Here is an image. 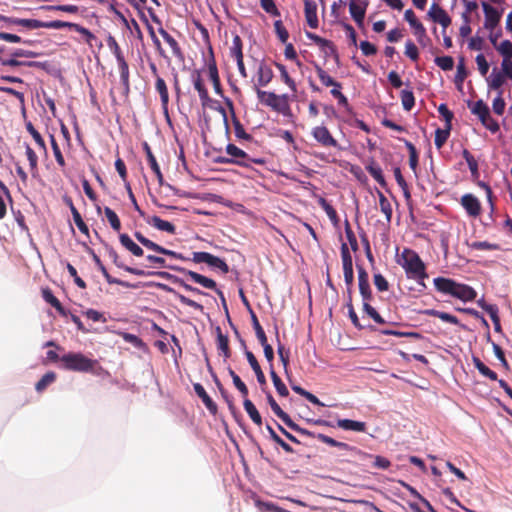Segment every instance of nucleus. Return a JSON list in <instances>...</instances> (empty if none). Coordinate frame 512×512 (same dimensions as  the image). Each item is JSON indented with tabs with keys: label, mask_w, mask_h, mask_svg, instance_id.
Listing matches in <instances>:
<instances>
[{
	"label": "nucleus",
	"mask_w": 512,
	"mask_h": 512,
	"mask_svg": "<svg viewBox=\"0 0 512 512\" xmlns=\"http://www.w3.org/2000/svg\"><path fill=\"white\" fill-rule=\"evenodd\" d=\"M398 264L405 270L408 278L417 281L420 285H424V279L428 277L425 264L419 255L410 249H404L399 256Z\"/></svg>",
	"instance_id": "obj_1"
},
{
	"label": "nucleus",
	"mask_w": 512,
	"mask_h": 512,
	"mask_svg": "<svg viewBox=\"0 0 512 512\" xmlns=\"http://www.w3.org/2000/svg\"><path fill=\"white\" fill-rule=\"evenodd\" d=\"M62 368L77 372L93 371L97 360L90 359L80 352H70L61 357Z\"/></svg>",
	"instance_id": "obj_2"
},
{
	"label": "nucleus",
	"mask_w": 512,
	"mask_h": 512,
	"mask_svg": "<svg viewBox=\"0 0 512 512\" xmlns=\"http://www.w3.org/2000/svg\"><path fill=\"white\" fill-rule=\"evenodd\" d=\"M192 260L195 263H206L210 267L219 269L223 274L229 272V266L223 259L208 252H194Z\"/></svg>",
	"instance_id": "obj_3"
},
{
	"label": "nucleus",
	"mask_w": 512,
	"mask_h": 512,
	"mask_svg": "<svg viewBox=\"0 0 512 512\" xmlns=\"http://www.w3.org/2000/svg\"><path fill=\"white\" fill-rule=\"evenodd\" d=\"M134 236L137 239V241L140 242L147 249H150V250L155 251L157 253H160V254H163V255H167V256H170V257H173V258H176V259L186 260V258L181 253H178V252L166 249V248L158 245L157 243H155V242L151 241L150 239L146 238L140 232H135Z\"/></svg>",
	"instance_id": "obj_4"
},
{
	"label": "nucleus",
	"mask_w": 512,
	"mask_h": 512,
	"mask_svg": "<svg viewBox=\"0 0 512 512\" xmlns=\"http://www.w3.org/2000/svg\"><path fill=\"white\" fill-rule=\"evenodd\" d=\"M180 271L183 272L184 274H186L193 282L201 285L202 287L211 289V290H215L216 293L221 298L222 302L225 304L224 294L221 290L217 289L216 282L213 279L203 276L197 272L186 270L183 268L180 269Z\"/></svg>",
	"instance_id": "obj_5"
},
{
	"label": "nucleus",
	"mask_w": 512,
	"mask_h": 512,
	"mask_svg": "<svg viewBox=\"0 0 512 512\" xmlns=\"http://www.w3.org/2000/svg\"><path fill=\"white\" fill-rule=\"evenodd\" d=\"M481 6L485 15L484 27L493 31L499 24L502 13L485 1L481 3Z\"/></svg>",
	"instance_id": "obj_6"
},
{
	"label": "nucleus",
	"mask_w": 512,
	"mask_h": 512,
	"mask_svg": "<svg viewBox=\"0 0 512 512\" xmlns=\"http://www.w3.org/2000/svg\"><path fill=\"white\" fill-rule=\"evenodd\" d=\"M258 101L272 107L276 111H283L287 106L286 100L283 97L269 92L258 91Z\"/></svg>",
	"instance_id": "obj_7"
},
{
	"label": "nucleus",
	"mask_w": 512,
	"mask_h": 512,
	"mask_svg": "<svg viewBox=\"0 0 512 512\" xmlns=\"http://www.w3.org/2000/svg\"><path fill=\"white\" fill-rule=\"evenodd\" d=\"M313 138L324 147H337L338 143L325 126H316L312 129Z\"/></svg>",
	"instance_id": "obj_8"
},
{
	"label": "nucleus",
	"mask_w": 512,
	"mask_h": 512,
	"mask_svg": "<svg viewBox=\"0 0 512 512\" xmlns=\"http://www.w3.org/2000/svg\"><path fill=\"white\" fill-rule=\"evenodd\" d=\"M428 16L436 23H439L443 29H446L451 24V18L447 12L437 4H432Z\"/></svg>",
	"instance_id": "obj_9"
},
{
	"label": "nucleus",
	"mask_w": 512,
	"mask_h": 512,
	"mask_svg": "<svg viewBox=\"0 0 512 512\" xmlns=\"http://www.w3.org/2000/svg\"><path fill=\"white\" fill-rule=\"evenodd\" d=\"M461 204L471 217H478L481 212V204L479 200L472 194H465L461 198Z\"/></svg>",
	"instance_id": "obj_10"
},
{
	"label": "nucleus",
	"mask_w": 512,
	"mask_h": 512,
	"mask_svg": "<svg viewBox=\"0 0 512 512\" xmlns=\"http://www.w3.org/2000/svg\"><path fill=\"white\" fill-rule=\"evenodd\" d=\"M193 84L194 88L197 90L199 94L202 106L212 108L213 101L208 95V91L204 86L201 74L199 72H195V74L193 75Z\"/></svg>",
	"instance_id": "obj_11"
},
{
	"label": "nucleus",
	"mask_w": 512,
	"mask_h": 512,
	"mask_svg": "<svg viewBox=\"0 0 512 512\" xmlns=\"http://www.w3.org/2000/svg\"><path fill=\"white\" fill-rule=\"evenodd\" d=\"M305 18L310 28L316 29L319 21L317 17V3L315 0H305Z\"/></svg>",
	"instance_id": "obj_12"
},
{
	"label": "nucleus",
	"mask_w": 512,
	"mask_h": 512,
	"mask_svg": "<svg viewBox=\"0 0 512 512\" xmlns=\"http://www.w3.org/2000/svg\"><path fill=\"white\" fill-rule=\"evenodd\" d=\"M367 4L360 0H351L349 11L354 21L361 26L364 21Z\"/></svg>",
	"instance_id": "obj_13"
},
{
	"label": "nucleus",
	"mask_w": 512,
	"mask_h": 512,
	"mask_svg": "<svg viewBox=\"0 0 512 512\" xmlns=\"http://www.w3.org/2000/svg\"><path fill=\"white\" fill-rule=\"evenodd\" d=\"M451 296L462 301H471L476 297L474 289L468 285L455 283Z\"/></svg>",
	"instance_id": "obj_14"
},
{
	"label": "nucleus",
	"mask_w": 512,
	"mask_h": 512,
	"mask_svg": "<svg viewBox=\"0 0 512 512\" xmlns=\"http://www.w3.org/2000/svg\"><path fill=\"white\" fill-rule=\"evenodd\" d=\"M194 391L196 395L202 400L206 408L209 410L210 413L216 414L217 413V405L215 402L211 399V397L207 394L204 387L200 383H195L193 385Z\"/></svg>",
	"instance_id": "obj_15"
},
{
	"label": "nucleus",
	"mask_w": 512,
	"mask_h": 512,
	"mask_svg": "<svg viewBox=\"0 0 512 512\" xmlns=\"http://www.w3.org/2000/svg\"><path fill=\"white\" fill-rule=\"evenodd\" d=\"M159 34L166 41V43L171 47L173 55L180 61L184 60V53L176 41V39L171 36L165 29L159 28Z\"/></svg>",
	"instance_id": "obj_16"
},
{
	"label": "nucleus",
	"mask_w": 512,
	"mask_h": 512,
	"mask_svg": "<svg viewBox=\"0 0 512 512\" xmlns=\"http://www.w3.org/2000/svg\"><path fill=\"white\" fill-rule=\"evenodd\" d=\"M143 150L146 153L147 161H148L150 168L152 169V171L155 173V175L157 177L158 183L160 185H162L163 180H164L163 174L160 170L159 164L157 163V160H156L154 154L152 153V150H151L150 146L148 145V143L145 142L143 144Z\"/></svg>",
	"instance_id": "obj_17"
},
{
	"label": "nucleus",
	"mask_w": 512,
	"mask_h": 512,
	"mask_svg": "<svg viewBox=\"0 0 512 512\" xmlns=\"http://www.w3.org/2000/svg\"><path fill=\"white\" fill-rule=\"evenodd\" d=\"M155 89L160 95L162 109L164 110V112L166 114H168V103H169L168 88L165 83V80L160 76H157V79L155 82Z\"/></svg>",
	"instance_id": "obj_18"
},
{
	"label": "nucleus",
	"mask_w": 512,
	"mask_h": 512,
	"mask_svg": "<svg viewBox=\"0 0 512 512\" xmlns=\"http://www.w3.org/2000/svg\"><path fill=\"white\" fill-rule=\"evenodd\" d=\"M208 76L212 82L215 93L220 96H223V90H222V86L220 83V77H219L218 69H217L214 59H212L208 63Z\"/></svg>",
	"instance_id": "obj_19"
},
{
	"label": "nucleus",
	"mask_w": 512,
	"mask_h": 512,
	"mask_svg": "<svg viewBox=\"0 0 512 512\" xmlns=\"http://www.w3.org/2000/svg\"><path fill=\"white\" fill-rule=\"evenodd\" d=\"M41 292H42L43 299L47 303H49L52 307H54L59 312L60 315H62V316H66L67 315V311L62 306V304L58 300V298L54 296V294H53V292L51 291L50 288H48V287L43 288Z\"/></svg>",
	"instance_id": "obj_20"
},
{
	"label": "nucleus",
	"mask_w": 512,
	"mask_h": 512,
	"mask_svg": "<svg viewBox=\"0 0 512 512\" xmlns=\"http://www.w3.org/2000/svg\"><path fill=\"white\" fill-rule=\"evenodd\" d=\"M147 223L155 227L156 229L160 231H165L169 234H175L176 233V227L166 220L161 219L158 216H152L147 220Z\"/></svg>",
	"instance_id": "obj_21"
},
{
	"label": "nucleus",
	"mask_w": 512,
	"mask_h": 512,
	"mask_svg": "<svg viewBox=\"0 0 512 512\" xmlns=\"http://www.w3.org/2000/svg\"><path fill=\"white\" fill-rule=\"evenodd\" d=\"M119 240L121 245L130 251L134 256H143V249L137 245L127 234H120Z\"/></svg>",
	"instance_id": "obj_22"
},
{
	"label": "nucleus",
	"mask_w": 512,
	"mask_h": 512,
	"mask_svg": "<svg viewBox=\"0 0 512 512\" xmlns=\"http://www.w3.org/2000/svg\"><path fill=\"white\" fill-rule=\"evenodd\" d=\"M337 426L343 430L355 432H364L366 430V424L364 422L350 419H339L337 421Z\"/></svg>",
	"instance_id": "obj_23"
},
{
	"label": "nucleus",
	"mask_w": 512,
	"mask_h": 512,
	"mask_svg": "<svg viewBox=\"0 0 512 512\" xmlns=\"http://www.w3.org/2000/svg\"><path fill=\"white\" fill-rule=\"evenodd\" d=\"M226 152L229 156L235 159V163L244 166H249V164L245 161L247 158L246 153L242 149L238 148L236 145L228 144L226 147Z\"/></svg>",
	"instance_id": "obj_24"
},
{
	"label": "nucleus",
	"mask_w": 512,
	"mask_h": 512,
	"mask_svg": "<svg viewBox=\"0 0 512 512\" xmlns=\"http://www.w3.org/2000/svg\"><path fill=\"white\" fill-rule=\"evenodd\" d=\"M217 333V348L223 354L225 358H229L231 356V351L229 348V339L227 335L222 333L221 328L216 327Z\"/></svg>",
	"instance_id": "obj_25"
},
{
	"label": "nucleus",
	"mask_w": 512,
	"mask_h": 512,
	"mask_svg": "<svg viewBox=\"0 0 512 512\" xmlns=\"http://www.w3.org/2000/svg\"><path fill=\"white\" fill-rule=\"evenodd\" d=\"M109 256L112 258L113 263L118 268H121V269L125 270L126 272L131 273L133 275H137V276H144L145 275V272L143 270L127 266L122 261H120L119 256H118L117 252L114 249H110L109 250Z\"/></svg>",
	"instance_id": "obj_26"
},
{
	"label": "nucleus",
	"mask_w": 512,
	"mask_h": 512,
	"mask_svg": "<svg viewBox=\"0 0 512 512\" xmlns=\"http://www.w3.org/2000/svg\"><path fill=\"white\" fill-rule=\"evenodd\" d=\"M471 112L479 118L481 123L490 117L489 108L482 100H478L472 105Z\"/></svg>",
	"instance_id": "obj_27"
},
{
	"label": "nucleus",
	"mask_w": 512,
	"mask_h": 512,
	"mask_svg": "<svg viewBox=\"0 0 512 512\" xmlns=\"http://www.w3.org/2000/svg\"><path fill=\"white\" fill-rule=\"evenodd\" d=\"M486 82L489 89L501 91L500 88L504 84V75L496 69H493L491 74L486 78Z\"/></svg>",
	"instance_id": "obj_28"
},
{
	"label": "nucleus",
	"mask_w": 512,
	"mask_h": 512,
	"mask_svg": "<svg viewBox=\"0 0 512 512\" xmlns=\"http://www.w3.org/2000/svg\"><path fill=\"white\" fill-rule=\"evenodd\" d=\"M119 72H120V79L122 82V85L126 92L130 89V82H129V66L126 62L125 58H121L117 60Z\"/></svg>",
	"instance_id": "obj_29"
},
{
	"label": "nucleus",
	"mask_w": 512,
	"mask_h": 512,
	"mask_svg": "<svg viewBox=\"0 0 512 512\" xmlns=\"http://www.w3.org/2000/svg\"><path fill=\"white\" fill-rule=\"evenodd\" d=\"M455 283V281L444 277H437L434 279V285L436 289L439 292L449 295L452 294Z\"/></svg>",
	"instance_id": "obj_30"
},
{
	"label": "nucleus",
	"mask_w": 512,
	"mask_h": 512,
	"mask_svg": "<svg viewBox=\"0 0 512 512\" xmlns=\"http://www.w3.org/2000/svg\"><path fill=\"white\" fill-rule=\"evenodd\" d=\"M8 21L15 25H20L28 29H39L44 28L45 22H41L37 19H20V18H11Z\"/></svg>",
	"instance_id": "obj_31"
},
{
	"label": "nucleus",
	"mask_w": 512,
	"mask_h": 512,
	"mask_svg": "<svg viewBox=\"0 0 512 512\" xmlns=\"http://www.w3.org/2000/svg\"><path fill=\"white\" fill-rule=\"evenodd\" d=\"M473 364L481 375L493 381L497 380V374L487 367L479 358L473 357Z\"/></svg>",
	"instance_id": "obj_32"
},
{
	"label": "nucleus",
	"mask_w": 512,
	"mask_h": 512,
	"mask_svg": "<svg viewBox=\"0 0 512 512\" xmlns=\"http://www.w3.org/2000/svg\"><path fill=\"white\" fill-rule=\"evenodd\" d=\"M258 341H260L261 345L263 346L265 357L267 358L268 361H271L274 357V352H273L272 347L267 343L266 335L259 324H258Z\"/></svg>",
	"instance_id": "obj_33"
},
{
	"label": "nucleus",
	"mask_w": 512,
	"mask_h": 512,
	"mask_svg": "<svg viewBox=\"0 0 512 512\" xmlns=\"http://www.w3.org/2000/svg\"><path fill=\"white\" fill-rule=\"evenodd\" d=\"M26 156L29 161L30 171L33 177L38 174V156L34 152V150L26 144Z\"/></svg>",
	"instance_id": "obj_34"
},
{
	"label": "nucleus",
	"mask_w": 512,
	"mask_h": 512,
	"mask_svg": "<svg viewBox=\"0 0 512 512\" xmlns=\"http://www.w3.org/2000/svg\"><path fill=\"white\" fill-rule=\"evenodd\" d=\"M56 380V374L54 372H47L42 378L36 383L35 389L37 392L44 391L48 385Z\"/></svg>",
	"instance_id": "obj_35"
},
{
	"label": "nucleus",
	"mask_w": 512,
	"mask_h": 512,
	"mask_svg": "<svg viewBox=\"0 0 512 512\" xmlns=\"http://www.w3.org/2000/svg\"><path fill=\"white\" fill-rule=\"evenodd\" d=\"M379 206L381 212L385 215L387 222H390L392 217V206L390 201L381 192H379Z\"/></svg>",
	"instance_id": "obj_36"
},
{
	"label": "nucleus",
	"mask_w": 512,
	"mask_h": 512,
	"mask_svg": "<svg viewBox=\"0 0 512 512\" xmlns=\"http://www.w3.org/2000/svg\"><path fill=\"white\" fill-rule=\"evenodd\" d=\"M496 50L503 56V61L512 60V42L503 40L496 46Z\"/></svg>",
	"instance_id": "obj_37"
},
{
	"label": "nucleus",
	"mask_w": 512,
	"mask_h": 512,
	"mask_svg": "<svg viewBox=\"0 0 512 512\" xmlns=\"http://www.w3.org/2000/svg\"><path fill=\"white\" fill-rule=\"evenodd\" d=\"M318 439L322 442V443H325L327 445H330V446H333V447H337V448H340L342 450H353V448L351 446H349L348 444L344 443V442H339V441H336L335 439L327 436V435H324V434H319L318 435Z\"/></svg>",
	"instance_id": "obj_38"
},
{
	"label": "nucleus",
	"mask_w": 512,
	"mask_h": 512,
	"mask_svg": "<svg viewBox=\"0 0 512 512\" xmlns=\"http://www.w3.org/2000/svg\"><path fill=\"white\" fill-rule=\"evenodd\" d=\"M273 77V71L270 67L266 65H261L258 69V84L265 85Z\"/></svg>",
	"instance_id": "obj_39"
},
{
	"label": "nucleus",
	"mask_w": 512,
	"mask_h": 512,
	"mask_svg": "<svg viewBox=\"0 0 512 512\" xmlns=\"http://www.w3.org/2000/svg\"><path fill=\"white\" fill-rule=\"evenodd\" d=\"M50 142H51V147H52V150H53V154H54V157H55V160L57 162V164L61 167V168H64L66 163H65V159L62 155V152L60 150V147L54 137V135H50Z\"/></svg>",
	"instance_id": "obj_40"
},
{
	"label": "nucleus",
	"mask_w": 512,
	"mask_h": 512,
	"mask_svg": "<svg viewBox=\"0 0 512 512\" xmlns=\"http://www.w3.org/2000/svg\"><path fill=\"white\" fill-rule=\"evenodd\" d=\"M105 216L110 223L111 227L115 231H120L121 229V222L117 214L109 207H105L104 209Z\"/></svg>",
	"instance_id": "obj_41"
},
{
	"label": "nucleus",
	"mask_w": 512,
	"mask_h": 512,
	"mask_svg": "<svg viewBox=\"0 0 512 512\" xmlns=\"http://www.w3.org/2000/svg\"><path fill=\"white\" fill-rule=\"evenodd\" d=\"M229 374L232 377L233 383L235 387L239 390L243 398L248 397V388L245 383L241 380L239 375H237L232 369H229Z\"/></svg>",
	"instance_id": "obj_42"
},
{
	"label": "nucleus",
	"mask_w": 512,
	"mask_h": 512,
	"mask_svg": "<svg viewBox=\"0 0 512 512\" xmlns=\"http://www.w3.org/2000/svg\"><path fill=\"white\" fill-rule=\"evenodd\" d=\"M319 204L327 214L330 221L336 225L338 223V216L335 209L323 198L319 200Z\"/></svg>",
	"instance_id": "obj_43"
},
{
	"label": "nucleus",
	"mask_w": 512,
	"mask_h": 512,
	"mask_svg": "<svg viewBox=\"0 0 512 512\" xmlns=\"http://www.w3.org/2000/svg\"><path fill=\"white\" fill-rule=\"evenodd\" d=\"M26 129L30 133V135L33 137L37 145L44 151H46V144L40 133L34 128L33 124L31 122H28L26 124Z\"/></svg>",
	"instance_id": "obj_44"
},
{
	"label": "nucleus",
	"mask_w": 512,
	"mask_h": 512,
	"mask_svg": "<svg viewBox=\"0 0 512 512\" xmlns=\"http://www.w3.org/2000/svg\"><path fill=\"white\" fill-rule=\"evenodd\" d=\"M427 313L429 315H432V316H435V317L441 319L444 322L455 324V325L458 324L457 317H455L452 314H449V313H446V312L437 311V310H429Z\"/></svg>",
	"instance_id": "obj_45"
},
{
	"label": "nucleus",
	"mask_w": 512,
	"mask_h": 512,
	"mask_svg": "<svg viewBox=\"0 0 512 512\" xmlns=\"http://www.w3.org/2000/svg\"><path fill=\"white\" fill-rule=\"evenodd\" d=\"M401 101H402L403 108L407 111H410L415 104V99H414L413 93L408 90H403L401 92Z\"/></svg>",
	"instance_id": "obj_46"
},
{
	"label": "nucleus",
	"mask_w": 512,
	"mask_h": 512,
	"mask_svg": "<svg viewBox=\"0 0 512 512\" xmlns=\"http://www.w3.org/2000/svg\"><path fill=\"white\" fill-rule=\"evenodd\" d=\"M435 63L444 71L452 70L454 66V60L451 56L437 57Z\"/></svg>",
	"instance_id": "obj_47"
},
{
	"label": "nucleus",
	"mask_w": 512,
	"mask_h": 512,
	"mask_svg": "<svg viewBox=\"0 0 512 512\" xmlns=\"http://www.w3.org/2000/svg\"><path fill=\"white\" fill-rule=\"evenodd\" d=\"M74 31L80 33L84 37L86 43L90 46H93V41L97 40L96 36L91 31L79 24L74 26Z\"/></svg>",
	"instance_id": "obj_48"
},
{
	"label": "nucleus",
	"mask_w": 512,
	"mask_h": 512,
	"mask_svg": "<svg viewBox=\"0 0 512 512\" xmlns=\"http://www.w3.org/2000/svg\"><path fill=\"white\" fill-rule=\"evenodd\" d=\"M74 26H77V24L71 23V22L60 21V20L45 22V24H44V28H48V29H61V28L67 27L69 29L74 30Z\"/></svg>",
	"instance_id": "obj_49"
},
{
	"label": "nucleus",
	"mask_w": 512,
	"mask_h": 512,
	"mask_svg": "<svg viewBox=\"0 0 512 512\" xmlns=\"http://www.w3.org/2000/svg\"><path fill=\"white\" fill-rule=\"evenodd\" d=\"M2 65L4 66H11V67H17V66H28V67H33V66H38V63L37 62H33V61H19L17 60L16 58H10V59H3L2 60Z\"/></svg>",
	"instance_id": "obj_50"
},
{
	"label": "nucleus",
	"mask_w": 512,
	"mask_h": 512,
	"mask_svg": "<svg viewBox=\"0 0 512 512\" xmlns=\"http://www.w3.org/2000/svg\"><path fill=\"white\" fill-rule=\"evenodd\" d=\"M316 72L319 77V80L326 87L333 86L337 82L326 71H324L320 67H317Z\"/></svg>",
	"instance_id": "obj_51"
},
{
	"label": "nucleus",
	"mask_w": 512,
	"mask_h": 512,
	"mask_svg": "<svg viewBox=\"0 0 512 512\" xmlns=\"http://www.w3.org/2000/svg\"><path fill=\"white\" fill-rule=\"evenodd\" d=\"M231 55L234 58H242V40L238 35H235L233 38V43L231 47Z\"/></svg>",
	"instance_id": "obj_52"
},
{
	"label": "nucleus",
	"mask_w": 512,
	"mask_h": 512,
	"mask_svg": "<svg viewBox=\"0 0 512 512\" xmlns=\"http://www.w3.org/2000/svg\"><path fill=\"white\" fill-rule=\"evenodd\" d=\"M73 220L77 228L80 230L81 233L85 235H89V228L86 225V223L83 221L81 214L79 211H75L73 214Z\"/></svg>",
	"instance_id": "obj_53"
},
{
	"label": "nucleus",
	"mask_w": 512,
	"mask_h": 512,
	"mask_svg": "<svg viewBox=\"0 0 512 512\" xmlns=\"http://www.w3.org/2000/svg\"><path fill=\"white\" fill-rule=\"evenodd\" d=\"M470 247L475 250H497L499 246L487 241H475L470 244Z\"/></svg>",
	"instance_id": "obj_54"
},
{
	"label": "nucleus",
	"mask_w": 512,
	"mask_h": 512,
	"mask_svg": "<svg viewBox=\"0 0 512 512\" xmlns=\"http://www.w3.org/2000/svg\"><path fill=\"white\" fill-rule=\"evenodd\" d=\"M493 111L498 114L502 115L505 110V101L502 98V91H499L498 96L493 100L492 103Z\"/></svg>",
	"instance_id": "obj_55"
},
{
	"label": "nucleus",
	"mask_w": 512,
	"mask_h": 512,
	"mask_svg": "<svg viewBox=\"0 0 512 512\" xmlns=\"http://www.w3.org/2000/svg\"><path fill=\"white\" fill-rule=\"evenodd\" d=\"M107 44H108L110 50L112 51V53L114 54L116 60L124 58V55H123L117 41L115 40V38L113 36H109V38L107 40Z\"/></svg>",
	"instance_id": "obj_56"
},
{
	"label": "nucleus",
	"mask_w": 512,
	"mask_h": 512,
	"mask_svg": "<svg viewBox=\"0 0 512 512\" xmlns=\"http://www.w3.org/2000/svg\"><path fill=\"white\" fill-rule=\"evenodd\" d=\"M478 70L482 76H486L489 70V64L483 54H478L475 58Z\"/></svg>",
	"instance_id": "obj_57"
},
{
	"label": "nucleus",
	"mask_w": 512,
	"mask_h": 512,
	"mask_svg": "<svg viewBox=\"0 0 512 512\" xmlns=\"http://www.w3.org/2000/svg\"><path fill=\"white\" fill-rule=\"evenodd\" d=\"M67 270H68L69 274L73 277L74 283L79 288L85 289L86 288V283H85V281L81 277L78 276L76 268L72 264L68 263L67 264Z\"/></svg>",
	"instance_id": "obj_58"
},
{
	"label": "nucleus",
	"mask_w": 512,
	"mask_h": 512,
	"mask_svg": "<svg viewBox=\"0 0 512 512\" xmlns=\"http://www.w3.org/2000/svg\"><path fill=\"white\" fill-rule=\"evenodd\" d=\"M449 136V129L446 130L437 129L435 132V145L437 148H441L443 144L446 142Z\"/></svg>",
	"instance_id": "obj_59"
},
{
	"label": "nucleus",
	"mask_w": 512,
	"mask_h": 512,
	"mask_svg": "<svg viewBox=\"0 0 512 512\" xmlns=\"http://www.w3.org/2000/svg\"><path fill=\"white\" fill-rule=\"evenodd\" d=\"M364 311L376 322L379 324L384 323L383 318L378 314V312L370 305L368 302H364L363 304Z\"/></svg>",
	"instance_id": "obj_60"
},
{
	"label": "nucleus",
	"mask_w": 512,
	"mask_h": 512,
	"mask_svg": "<svg viewBox=\"0 0 512 512\" xmlns=\"http://www.w3.org/2000/svg\"><path fill=\"white\" fill-rule=\"evenodd\" d=\"M405 55L411 60L415 61L418 59V49L412 41H407L405 44Z\"/></svg>",
	"instance_id": "obj_61"
},
{
	"label": "nucleus",
	"mask_w": 512,
	"mask_h": 512,
	"mask_svg": "<svg viewBox=\"0 0 512 512\" xmlns=\"http://www.w3.org/2000/svg\"><path fill=\"white\" fill-rule=\"evenodd\" d=\"M274 27H275V31H276L279 39L281 40V42L285 43L288 39V32L284 28L281 20H276L274 22Z\"/></svg>",
	"instance_id": "obj_62"
},
{
	"label": "nucleus",
	"mask_w": 512,
	"mask_h": 512,
	"mask_svg": "<svg viewBox=\"0 0 512 512\" xmlns=\"http://www.w3.org/2000/svg\"><path fill=\"white\" fill-rule=\"evenodd\" d=\"M115 168H116V171L118 172L119 176L121 177V179L124 182H126L127 177H128L126 165H125L124 161L119 157L115 161Z\"/></svg>",
	"instance_id": "obj_63"
},
{
	"label": "nucleus",
	"mask_w": 512,
	"mask_h": 512,
	"mask_svg": "<svg viewBox=\"0 0 512 512\" xmlns=\"http://www.w3.org/2000/svg\"><path fill=\"white\" fill-rule=\"evenodd\" d=\"M272 376H273L274 386H275L277 392L281 396H287L289 392H288V389L285 386V384L281 381V379L275 373H273Z\"/></svg>",
	"instance_id": "obj_64"
}]
</instances>
